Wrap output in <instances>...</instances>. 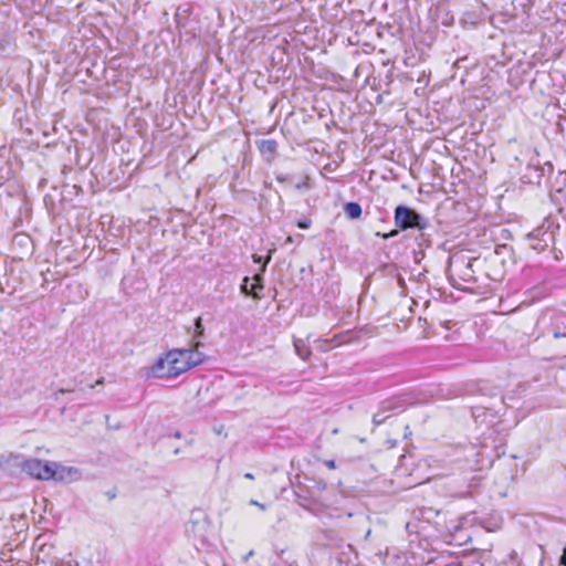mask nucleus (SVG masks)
I'll return each mask as SVG.
<instances>
[{"mask_svg": "<svg viewBox=\"0 0 566 566\" xmlns=\"http://www.w3.org/2000/svg\"><path fill=\"white\" fill-rule=\"evenodd\" d=\"M181 348L169 350L165 357H159L151 366V375L156 378H177L190 369Z\"/></svg>", "mask_w": 566, "mask_h": 566, "instance_id": "obj_1", "label": "nucleus"}, {"mask_svg": "<svg viewBox=\"0 0 566 566\" xmlns=\"http://www.w3.org/2000/svg\"><path fill=\"white\" fill-rule=\"evenodd\" d=\"M395 224L397 229L391 230L388 233L377 232V235L389 239L396 237L399 230L405 231L408 229L424 230L429 227L430 222L427 218L418 213L415 209L399 205L395 209Z\"/></svg>", "mask_w": 566, "mask_h": 566, "instance_id": "obj_2", "label": "nucleus"}, {"mask_svg": "<svg viewBox=\"0 0 566 566\" xmlns=\"http://www.w3.org/2000/svg\"><path fill=\"white\" fill-rule=\"evenodd\" d=\"M558 229L559 224L552 217H547L541 226L525 235V243L535 253H541L554 244L555 234Z\"/></svg>", "mask_w": 566, "mask_h": 566, "instance_id": "obj_3", "label": "nucleus"}, {"mask_svg": "<svg viewBox=\"0 0 566 566\" xmlns=\"http://www.w3.org/2000/svg\"><path fill=\"white\" fill-rule=\"evenodd\" d=\"M553 172V165L546 161L544 165L541 164L538 156L535 155L530 159L525 169L521 175V180L524 184L541 185L542 181Z\"/></svg>", "mask_w": 566, "mask_h": 566, "instance_id": "obj_4", "label": "nucleus"}, {"mask_svg": "<svg viewBox=\"0 0 566 566\" xmlns=\"http://www.w3.org/2000/svg\"><path fill=\"white\" fill-rule=\"evenodd\" d=\"M51 462H42L39 459H28L22 462L21 469L30 476L39 480H50L51 474Z\"/></svg>", "mask_w": 566, "mask_h": 566, "instance_id": "obj_5", "label": "nucleus"}, {"mask_svg": "<svg viewBox=\"0 0 566 566\" xmlns=\"http://www.w3.org/2000/svg\"><path fill=\"white\" fill-rule=\"evenodd\" d=\"M200 346H202V343L200 340H195L190 348H181L186 354L185 356L188 364L190 365V368L200 365L206 358V356L199 352Z\"/></svg>", "mask_w": 566, "mask_h": 566, "instance_id": "obj_6", "label": "nucleus"}, {"mask_svg": "<svg viewBox=\"0 0 566 566\" xmlns=\"http://www.w3.org/2000/svg\"><path fill=\"white\" fill-rule=\"evenodd\" d=\"M50 464L52 474V476H50V480L65 481L66 479L72 478L73 475L78 473V471L74 468L63 467L55 462H51Z\"/></svg>", "mask_w": 566, "mask_h": 566, "instance_id": "obj_7", "label": "nucleus"}, {"mask_svg": "<svg viewBox=\"0 0 566 566\" xmlns=\"http://www.w3.org/2000/svg\"><path fill=\"white\" fill-rule=\"evenodd\" d=\"M256 146L268 163H271L274 159L277 149V143L274 139H263L256 142Z\"/></svg>", "mask_w": 566, "mask_h": 566, "instance_id": "obj_8", "label": "nucleus"}, {"mask_svg": "<svg viewBox=\"0 0 566 566\" xmlns=\"http://www.w3.org/2000/svg\"><path fill=\"white\" fill-rule=\"evenodd\" d=\"M473 264L471 261L468 262H461L460 264H457L455 271L458 272V275L461 280L464 282H475L474 271L472 269Z\"/></svg>", "mask_w": 566, "mask_h": 566, "instance_id": "obj_9", "label": "nucleus"}, {"mask_svg": "<svg viewBox=\"0 0 566 566\" xmlns=\"http://www.w3.org/2000/svg\"><path fill=\"white\" fill-rule=\"evenodd\" d=\"M295 353L296 355L302 358L303 360H306L311 356V349L306 343V340L302 338H294L293 342Z\"/></svg>", "mask_w": 566, "mask_h": 566, "instance_id": "obj_10", "label": "nucleus"}, {"mask_svg": "<svg viewBox=\"0 0 566 566\" xmlns=\"http://www.w3.org/2000/svg\"><path fill=\"white\" fill-rule=\"evenodd\" d=\"M260 286V284H253V283H250V277L249 276H245L243 279V282L241 284V292L245 295H249V296H253L255 298H259V294H258V287Z\"/></svg>", "mask_w": 566, "mask_h": 566, "instance_id": "obj_11", "label": "nucleus"}, {"mask_svg": "<svg viewBox=\"0 0 566 566\" xmlns=\"http://www.w3.org/2000/svg\"><path fill=\"white\" fill-rule=\"evenodd\" d=\"M344 211L349 219H358L361 216V207L357 202H347L344 206Z\"/></svg>", "mask_w": 566, "mask_h": 566, "instance_id": "obj_12", "label": "nucleus"}, {"mask_svg": "<svg viewBox=\"0 0 566 566\" xmlns=\"http://www.w3.org/2000/svg\"><path fill=\"white\" fill-rule=\"evenodd\" d=\"M553 200L558 205L559 212L566 214V186L563 189L556 190Z\"/></svg>", "mask_w": 566, "mask_h": 566, "instance_id": "obj_13", "label": "nucleus"}, {"mask_svg": "<svg viewBox=\"0 0 566 566\" xmlns=\"http://www.w3.org/2000/svg\"><path fill=\"white\" fill-rule=\"evenodd\" d=\"M271 261V253H269L265 258V261L264 263L261 265L260 268V271L258 273H255L252 277L253 280V284H260V286L258 287V291L259 290H262L263 289V274L264 272L266 271V265L268 263Z\"/></svg>", "mask_w": 566, "mask_h": 566, "instance_id": "obj_14", "label": "nucleus"}, {"mask_svg": "<svg viewBox=\"0 0 566 566\" xmlns=\"http://www.w3.org/2000/svg\"><path fill=\"white\" fill-rule=\"evenodd\" d=\"M203 335H205V327L202 325V318L197 317L195 319V332L192 335V343H195V340H199L201 337H203Z\"/></svg>", "mask_w": 566, "mask_h": 566, "instance_id": "obj_15", "label": "nucleus"}, {"mask_svg": "<svg viewBox=\"0 0 566 566\" xmlns=\"http://www.w3.org/2000/svg\"><path fill=\"white\" fill-rule=\"evenodd\" d=\"M390 416L385 413L380 408L379 410L374 415L373 422L375 426H379L384 423Z\"/></svg>", "mask_w": 566, "mask_h": 566, "instance_id": "obj_16", "label": "nucleus"}, {"mask_svg": "<svg viewBox=\"0 0 566 566\" xmlns=\"http://www.w3.org/2000/svg\"><path fill=\"white\" fill-rule=\"evenodd\" d=\"M380 409L388 415V412L398 409V405L395 400H385L381 403Z\"/></svg>", "mask_w": 566, "mask_h": 566, "instance_id": "obj_17", "label": "nucleus"}, {"mask_svg": "<svg viewBox=\"0 0 566 566\" xmlns=\"http://www.w3.org/2000/svg\"><path fill=\"white\" fill-rule=\"evenodd\" d=\"M8 46H9L8 41H6L4 39H0V52H4Z\"/></svg>", "mask_w": 566, "mask_h": 566, "instance_id": "obj_18", "label": "nucleus"}, {"mask_svg": "<svg viewBox=\"0 0 566 566\" xmlns=\"http://www.w3.org/2000/svg\"><path fill=\"white\" fill-rule=\"evenodd\" d=\"M252 259H253V262L254 263H264L265 259H263V256L259 255V254H253L252 255Z\"/></svg>", "mask_w": 566, "mask_h": 566, "instance_id": "obj_19", "label": "nucleus"}, {"mask_svg": "<svg viewBox=\"0 0 566 566\" xmlns=\"http://www.w3.org/2000/svg\"><path fill=\"white\" fill-rule=\"evenodd\" d=\"M250 504H251V505H254V506H258V507H259L260 510H262V511H264V510H265V505H264L263 503H260V502L255 501V500H251V501H250Z\"/></svg>", "mask_w": 566, "mask_h": 566, "instance_id": "obj_20", "label": "nucleus"}, {"mask_svg": "<svg viewBox=\"0 0 566 566\" xmlns=\"http://www.w3.org/2000/svg\"><path fill=\"white\" fill-rule=\"evenodd\" d=\"M324 464L331 470H334L336 468V463L334 460H326Z\"/></svg>", "mask_w": 566, "mask_h": 566, "instance_id": "obj_21", "label": "nucleus"}, {"mask_svg": "<svg viewBox=\"0 0 566 566\" xmlns=\"http://www.w3.org/2000/svg\"><path fill=\"white\" fill-rule=\"evenodd\" d=\"M559 564L566 566V547L563 549V554L559 558Z\"/></svg>", "mask_w": 566, "mask_h": 566, "instance_id": "obj_22", "label": "nucleus"}, {"mask_svg": "<svg viewBox=\"0 0 566 566\" xmlns=\"http://www.w3.org/2000/svg\"><path fill=\"white\" fill-rule=\"evenodd\" d=\"M297 226L301 228V229H307L310 227V222L307 221H300L297 223Z\"/></svg>", "mask_w": 566, "mask_h": 566, "instance_id": "obj_23", "label": "nucleus"}, {"mask_svg": "<svg viewBox=\"0 0 566 566\" xmlns=\"http://www.w3.org/2000/svg\"><path fill=\"white\" fill-rule=\"evenodd\" d=\"M276 180L279 182H285L287 180V177L284 175H276Z\"/></svg>", "mask_w": 566, "mask_h": 566, "instance_id": "obj_24", "label": "nucleus"}, {"mask_svg": "<svg viewBox=\"0 0 566 566\" xmlns=\"http://www.w3.org/2000/svg\"><path fill=\"white\" fill-rule=\"evenodd\" d=\"M308 187H310V186H308L307 181H305V182H303V184H297V185L295 186V188H296V189L308 188Z\"/></svg>", "mask_w": 566, "mask_h": 566, "instance_id": "obj_25", "label": "nucleus"}, {"mask_svg": "<svg viewBox=\"0 0 566 566\" xmlns=\"http://www.w3.org/2000/svg\"><path fill=\"white\" fill-rule=\"evenodd\" d=\"M254 555V551H250L244 557H243V562H248V559Z\"/></svg>", "mask_w": 566, "mask_h": 566, "instance_id": "obj_26", "label": "nucleus"}, {"mask_svg": "<svg viewBox=\"0 0 566 566\" xmlns=\"http://www.w3.org/2000/svg\"><path fill=\"white\" fill-rule=\"evenodd\" d=\"M554 337H555V338L566 337V333L555 332V333H554Z\"/></svg>", "mask_w": 566, "mask_h": 566, "instance_id": "obj_27", "label": "nucleus"}, {"mask_svg": "<svg viewBox=\"0 0 566 566\" xmlns=\"http://www.w3.org/2000/svg\"><path fill=\"white\" fill-rule=\"evenodd\" d=\"M467 516L461 517L460 524L455 527V531H458L463 525V522L467 521Z\"/></svg>", "mask_w": 566, "mask_h": 566, "instance_id": "obj_28", "label": "nucleus"}, {"mask_svg": "<svg viewBox=\"0 0 566 566\" xmlns=\"http://www.w3.org/2000/svg\"><path fill=\"white\" fill-rule=\"evenodd\" d=\"M244 478L249 479V480H253L254 475L252 473L248 472V473L244 474Z\"/></svg>", "mask_w": 566, "mask_h": 566, "instance_id": "obj_29", "label": "nucleus"}, {"mask_svg": "<svg viewBox=\"0 0 566 566\" xmlns=\"http://www.w3.org/2000/svg\"><path fill=\"white\" fill-rule=\"evenodd\" d=\"M102 384H104V378L103 377L97 379L96 382H95V385H102Z\"/></svg>", "mask_w": 566, "mask_h": 566, "instance_id": "obj_30", "label": "nucleus"}, {"mask_svg": "<svg viewBox=\"0 0 566 566\" xmlns=\"http://www.w3.org/2000/svg\"><path fill=\"white\" fill-rule=\"evenodd\" d=\"M60 391L61 392H71L72 390L71 389H61Z\"/></svg>", "mask_w": 566, "mask_h": 566, "instance_id": "obj_31", "label": "nucleus"}, {"mask_svg": "<svg viewBox=\"0 0 566 566\" xmlns=\"http://www.w3.org/2000/svg\"><path fill=\"white\" fill-rule=\"evenodd\" d=\"M399 284L402 285L403 284V279L402 277H399Z\"/></svg>", "mask_w": 566, "mask_h": 566, "instance_id": "obj_32", "label": "nucleus"}]
</instances>
